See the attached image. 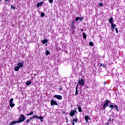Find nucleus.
I'll return each instance as SVG.
<instances>
[{
  "label": "nucleus",
  "mask_w": 125,
  "mask_h": 125,
  "mask_svg": "<svg viewBox=\"0 0 125 125\" xmlns=\"http://www.w3.org/2000/svg\"><path fill=\"white\" fill-rule=\"evenodd\" d=\"M110 102H111V101L108 100V99H106L104 101V102L103 103V104H102L101 105L103 106L102 108V110H106V108H107V107H109V104L110 103Z\"/></svg>",
  "instance_id": "nucleus-1"
},
{
  "label": "nucleus",
  "mask_w": 125,
  "mask_h": 125,
  "mask_svg": "<svg viewBox=\"0 0 125 125\" xmlns=\"http://www.w3.org/2000/svg\"><path fill=\"white\" fill-rule=\"evenodd\" d=\"M26 120V117L24 116V115L21 114L20 118L19 119V121H17L18 124L20 123H23Z\"/></svg>",
  "instance_id": "nucleus-2"
},
{
  "label": "nucleus",
  "mask_w": 125,
  "mask_h": 125,
  "mask_svg": "<svg viewBox=\"0 0 125 125\" xmlns=\"http://www.w3.org/2000/svg\"><path fill=\"white\" fill-rule=\"evenodd\" d=\"M79 84H80V85H84V80L83 78H81V79H79L77 84L78 85Z\"/></svg>",
  "instance_id": "nucleus-3"
},
{
  "label": "nucleus",
  "mask_w": 125,
  "mask_h": 125,
  "mask_svg": "<svg viewBox=\"0 0 125 125\" xmlns=\"http://www.w3.org/2000/svg\"><path fill=\"white\" fill-rule=\"evenodd\" d=\"M51 106H53L54 105H56V106L58 105V104L57 103V102L54 101L53 99L51 100L50 102Z\"/></svg>",
  "instance_id": "nucleus-4"
},
{
  "label": "nucleus",
  "mask_w": 125,
  "mask_h": 125,
  "mask_svg": "<svg viewBox=\"0 0 125 125\" xmlns=\"http://www.w3.org/2000/svg\"><path fill=\"white\" fill-rule=\"evenodd\" d=\"M113 121H114V117H113L112 115H110L109 118L108 119V122L110 123L111 125H112V124L114 123Z\"/></svg>",
  "instance_id": "nucleus-5"
},
{
  "label": "nucleus",
  "mask_w": 125,
  "mask_h": 125,
  "mask_svg": "<svg viewBox=\"0 0 125 125\" xmlns=\"http://www.w3.org/2000/svg\"><path fill=\"white\" fill-rule=\"evenodd\" d=\"M36 118V119H38V120H41V122H42V120H43V117L42 116H37L36 115H34L32 117V118Z\"/></svg>",
  "instance_id": "nucleus-6"
},
{
  "label": "nucleus",
  "mask_w": 125,
  "mask_h": 125,
  "mask_svg": "<svg viewBox=\"0 0 125 125\" xmlns=\"http://www.w3.org/2000/svg\"><path fill=\"white\" fill-rule=\"evenodd\" d=\"M54 97L57 98V99H58L59 100H62V96L61 95H55L54 96Z\"/></svg>",
  "instance_id": "nucleus-7"
},
{
  "label": "nucleus",
  "mask_w": 125,
  "mask_h": 125,
  "mask_svg": "<svg viewBox=\"0 0 125 125\" xmlns=\"http://www.w3.org/2000/svg\"><path fill=\"white\" fill-rule=\"evenodd\" d=\"M76 112H77L76 110H72L69 113L70 117H74L75 116V114H76Z\"/></svg>",
  "instance_id": "nucleus-8"
},
{
  "label": "nucleus",
  "mask_w": 125,
  "mask_h": 125,
  "mask_svg": "<svg viewBox=\"0 0 125 125\" xmlns=\"http://www.w3.org/2000/svg\"><path fill=\"white\" fill-rule=\"evenodd\" d=\"M84 119H85V121H86V123L89 124V121H90V117H89V116H88V115H86L85 116Z\"/></svg>",
  "instance_id": "nucleus-9"
},
{
  "label": "nucleus",
  "mask_w": 125,
  "mask_h": 125,
  "mask_svg": "<svg viewBox=\"0 0 125 125\" xmlns=\"http://www.w3.org/2000/svg\"><path fill=\"white\" fill-rule=\"evenodd\" d=\"M17 66L20 67V68H22L24 66V63H23V62H19L18 63Z\"/></svg>",
  "instance_id": "nucleus-10"
},
{
  "label": "nucleus",
  "mask_w": 125,
  "mask_h": 125,
  "mask_svg": "<svg viewBox=\"0 0 125 125\" xmlns=\"http://www.w3.org/2000/svg\"><path fill=\"white\" fill-rule=\"evenodd\" d=\"M34 119L33 118V117H31L30 119H28V120H26L25 122H24V125H27V124H29L31 121H32V119Z\"/></svg>",
  "instance_id": "nucleus-11"
},
{
  "label": "nucleus",
  "mask_w": 125,
  "mask_h": 125,
  "mask_svg": "<svg viewBox=\"0 0 125 125\" xmlns=\"http://www.w3.org/2000/svg\"><path fill=\"white\" fill-rule=\"evenodd\" d=\"M113 20H114V19H113V17H111L110 18H109V19L108 20V22L110 24H113Z\"/></svg>",
  "instance_id": "nucleus-12"
},
{
  "label": "nucleus",
  "mask_w": 125,
  "mask_h": 125,
  "mask_svg": "<svg viewBox=\"0 0 125 125\" xmlns=\"http://www.w3.org/2000/svg\"><path fill=\"white\" fill-rule=\"evenodd\" d=\"M115 105H116L115 104H110L109 106V108H111V110H113V108H115Z\"/></svg>",
  "instance_id": "nucleus-13"
},
{
  "label": "nucleus",
  "mask_w": 125,
  "mask_h": 125,
  "mask_svg": "<svg viewBox=\"0 0 125 125\" xmlns=\"http://www.w3.org/2000/svg\"><path fill=\"white\" fill-rule=\"evenodd\" d=\"M15 124H18V121H12L9 125H15Z\"/></svg>",
  "instance_id": "nucleus-14"
},
{
  "label": "nucleus",
  "mask_w": 125,
  "mask_h": 125,
  "mask_svg": "<svg viewBox=\"0 0 125 125\" xmlns=\"http://www.w3.org/2000/svg\"><path fill=\"white\" fill-rule=\"evenodd\" d=\"M48 42V40H47V39H44L43 40H42V43H43V44H45V43Z\"/></svg>",
  "instance_id": "nucleus-15"
},
{
  "label": "nucleus",
  "mask_w": 125,
  "mask_h": 125,
  "mask_svg": "<svg viewBox=\"0 0 125 125\" xmlns=\"http://www.w3.org/2000/svg\"><path fill=\"white\" fill-rule=\"evenodd\" d=\"M77 107L78 108V111L80 112H83V110H82V107H81L80 105H77Z\"/></svg>",
  "instance_id": "nucleus-16"
},
{
  "label": "nucleus",
  "mask_w": 125,
  "mask_h": 125,
  "mask_svg": "<svg viewBox=\"0 0 125 125\" xmlns=\"http://www.w3.org/2000/svg\"><path fill=\"white\" fill-rule=\"evenodd\" d=\"M42 3H43V2H41L38 3L37 5L38 8H39V7H40L41 5L42 4Z\"/></svg>",
  "instance_id": "nucleus-17"
},
{
  "label": "nucleus",
  "mask_w": 125,
  "mask_h": 125,
  "mask_svg": "<svg viewBox=\"0 0 125 125\" xmlns=\"http://www.w3.org/2000/svg\"><path fill=\"white\" fill-rule=\"evenodd\" d=\"M31 83H32V81H28L26 82V85H27V86H28V85H30Z\"/></svg>",
  "instance_id": "nucleus-18"
},
{
  "label": "nucleus",
  "mask_w": 125,
  "mask_h": 125,
  "mask_svg": "<svg viewBox=\"0 0 125 125\" xmlns=\"http://www.w3.org/2000/svg\"><path fill=\"white\" fill-rule=\"evenodd\" d=\"M19 69H20V67L18 66V65L15 67L14 70L16 71V72H18L19 71Z\"/></svg>",
  "instance_id": "nucleus-19"
},
{
  "label": "nucleus",
  "mask_w": 125,
  "mask_h": 125,
  "mask_svg": "<svg viewBox=\"0 0 125 125\" xmlns=\"http://www.w3.org/2000/svg\"><path fill=\"white\" fill-rule=\"evenodd\" d=\"M9 106L11 107V108H13V107L15 106V104L13 103H10Z\"/></svg>",
  "instance_id": "nucleus-20"
},
{
  "label": "nucleus",
  "mask_w": 125,
  "mask_h": 125,
  "mask_svg": "<svg viewBox=\"0 0 125 125\" xmlns=\"http://www.w3.org/2000/svg\"><path fill=\"white\" fill-rule=\"evenodd\" d=\"M100 67H103L104 68H106L107 66L105 64L100 63Z\"/></svg>",
  "instance_id": "nucleus-21"
},
{
  "label": "nucleus",
  "mask_w": 125,
  "mask_h": 125,
  "mask_svg": "<svg viewBox=\"0 0 125 125\" xmlns=\"http://www.w3.org/2000/svg\"><path fill=\"white\" fill-rule=\"evenodd\" d=\"M78 94H79V93L78 92V84H77L76 87L75 95H78Z\"/></svg>",
  "instance_id": "nucleus-22"
},
{
  "label": "nucleus",
  "mask_w": 125,
  "mask_h": 125,
  "mask_svg": "<svg viewBox=\"0 0 125 125\" xmlns=\"http://www.w3.org/2000/svg\"><path fill=\"white\" fill-rule=\"evenodd\" d=\"M83 36L84 40H85V39H86V34H85V33L83 32Z\"/></svg>",
  "instance_id": "nucleus-23"
},
{
  "label": "nucleus",
  "mask_w": 125,
  "mask_h": 125,
  "mask_svg": "<svg viewBox=\"0 0 125 125\" xmlns=\"http://www.w3.org/2000/svg\"><path fill=\"white\" fill-rule=\"evenodd\" d=\"M72 121L73 123H78V119L77 118H74Z\"/></svg>",
  "instance_id": "nucleus-24"
},
{
  "label": "nucleus",
  "mask_w": 125,
  "mask_h": 125,
  "mask_svg": "<svg viewBox=\"0 0 125 125\" xmlns=\"http://www.w3.org/2000/svg\"><path fill=\"white\" fill-rule=\"evenodd\" d=\"M111 28H116V27H117V26L116 25V24H115L114 23H111Z\"/></svg>",
  "instance_id": "nucleus-25"
},
{
  "label": "nucleus",
  "mask_w": 125,
  "mask_h": 125,
  "mask_svg": "<svg viewBox=\"0 0 125 125\" xmlns=\"http://www.w3.org/2000/svg\"><path fill=\"white\" fill-rule=\"evenodd\" d=\"M119 106L117 105H115V109H116V110L117 111V112H119Z\"/></svg>",
  "instance_id": "nucleus-26"
},
{
  "label": "nucleus",
  "mask_w": 125,
  "mask_h": 125,
  "mask_svg": "<svg viewBox=\"0 0 125 125\" xmlns=\"http://www.w3.org/2000/svg\"><path fill=\"white\" fill-rule=\"evenodd\" d=\"M71 27L72 30H76V27H75V25H71Z\"/></svg>",
  "instance_id": "nucleus-27"
},
{
  "label": "nucleus",
  "mask_w": 125,
  "mask_h": 125,
  "mask_svg": "<svg viewBox=\"0 0 125 125\" xmlns=\"http://www.w3.org/2000/svg\"><path fill=\"white\" fill-rule=\"evenodd\" d=\"M89 44L90 46H93V42H89Z\"/></svg>",
  "instance_id": "nucleus-28"
},
{
  "label": "nucleus",
  "mask_w": 125,
  "mask_h": 125,
  "mask_svg": "<svg viewBox=\"0 0 125 125\" xmlns=\"http://www.w3.org/2000/svg\"><path fill=\"white\" fill-rule=\"evenodd\" d=\"M9 103H13V98H11L10 101H9Z\"/></svg>",
  "instance_id": "nucleus-29"
},
{
  "label": "nucleus",
  "mask_w": 125,
  "mask_h": 125,
  "mask_svg": "<svg viewBox=\"0 0 125 125\" xmlns=\"http://www.w3.org/2000/svg\"><path fill=\"white\" fill-rule=\"evenodd\" d=\"M50 53L49 52V51L48 50H46V52H45V54L46 55H48Z\"/></svg>",
  "instance_id": "nucleus-30"
},
{
  "label": "nucleus",
  "mask_w": 125,
  "mask_h": 125,
  "mask_svg": "<svg viewBox=\"0 0 125 125\" xmlns=\"http://www.w3.org/2000/svg\"><path fill=\"white\" fill-rule=\"evenodd\" d=\"M34 114V112L33 111H31L30 114H27V116H32V115H33Z\"/></svg>",
  "instance_id": "nucleus-31"
},
{
  "label": "nucleus",
  "mask_w": 125,
  "mask_h": 125,
  "mask_svg": "<svg viewBox=\"0 0 125 125\" xmlns=\"http://www.w3.org/2000/svg\"><path fill=\"white\" fill-rule=\"evenodd\" d=\"M79 20H80V17H77L75 19V21H76V22H78V21H79Z\"/></svg>",
  "instance_id": "nucleus-32"
},
{
  "label": "nucleus",
  "mask_w": 125,
  "mask_h": 125,
  "mask_svg": "<svg viewBox=\"0 0 125 125\" xmlns=\"http://www.w3.org/2000/svg\"><path fill=\"white\" fill-rule=\"evenodd\" d=\"M99 5H100L101 7H103V3H99Z\"/></svg>",
  "instance_id": "nucleus-33"
},
{
  "label": "nucleus",
  "mask_w": 125,
  "mask_h": 125,
  "mask_svg": "<svg viewBox=\"0 0 125 125\" xmlns=\"http://www.w3.org/2000/svg\"><path fill=\"white\" fill-rule=\"evenodd\" d=\"M44 15H45L44 13H42L41 14V16H42V17H44Z\"/></svg>",
  "instance_id": "nucleus-34"
},
{
  "label": "nucleus",
  "mask_w": 125,
  "mask_h": 125,
  "mask_svg": "<svg viewBox=\"0 0 125 125\" xmlns=\"http://www.w3.org/2000/svg\"><path fill=\"white\" fill-rule=\"evenodd\" d=\"M11 8H12V9H14V10L16 9V8L15 7H14V6H13V5L11 6Z\"/></svg>",
  "instance_id": "nucleus-35"
},
{
  "label": "nucleus",
  "mask_w": 125,
  "mask_h": 125,
  "mask_svg": "<svg viewBox=\"0 0 125 125\" xmlns=\"http://www.w3.org/2000/svg\"><path fill=\"white\" fill-rule=\"evenodd\" d=\"M115 31L117 34H119V31H118V28H115Z\"/></svg>",
  "instance_id": "nucleus-36"
},
{
  "label": "nucleus",
  "mask_w": 125,
  "mask_h": 125,
  "mask_svg": "<svg viewBox=\"0 0 125 125\" xmlns=\"http://www.w3.org/2000/svg\"><path fill=\"white\" fill-rule=\"evenodd\" d=\"M62 89H63V88L62 87H60V88H59V90L60 91H61V90H62Z\"/></svg>",
  "instance_id": "nucleus-37"
},
{
  "label": "nucleus",
  "mask_w": 125,
  "mask_h": 125,
  "mask_svg": "<svg viewBox=\"0 0 125 125\" xmlns=\"http://www.w3.org/2000/svg\"><path fill=\"white\" fill-rule=\"evenodd\" d=\"M50 3H52L53 2V0H48Z\"/></svg>",
  "instance_id": "nucleus-38"
},
{
  "label": "nucleus",
  "mask_w": 125,
  "mask_h": 125,
  "mask_svg": "<svg viewBox=\"0 0 125 125\" xmlns=\"http://www.w3.org/2000/svg\"><path fill=\"white\" fill-rule=\"evenodd\" d=\"M75 21H73L71 22V25H75Z\"/></svg>",
  "instance_id": "nucleus-39"
},
{
  "label": "nucleus",
  "mask_w": 125,
  "mask_h": 125,
  "mask_svg": "<svg viewBox=\"0 0 125 125\" xmlns=\"http://www.w3.org/2000/svg\"><path fill=\"white\" fill-rule=\"evenodd\" d=\"M71 123L72 124V125H75V122H73L72 120H71Z\"/></svg>",
  "instance_id": "nucleus-40"
},
{
  "label": "nucleus",
  "mask_w": 125,
  "mask_h": 125,
  "mask_svg": "<svg viewBox=\"0 0 125 125\" xmlns=\"http://www.w3.org/2000/svg\"><path fill=\"white\" fill-rule=\"evenodd\" d=\"M79 20H80V21L83 20V18H80Z\"/></svg>",
  "instance_id": "nucleus-41"
},
{
  "label": "nucleus",
  "mask_w": 125,
  "mask_h": 125,
  "mask_svg": "<svg viewBox=\"0 0 125 125\" xmlns=\"http://www.w3.org/2000/svg\"><path fill=\"white\" fill-rule=\"evenodd\" d=\"M115 30V28H111V31H112V32H113V31H114Z\"/></svg>",
  "instance_id": "nucleus-42"
},
{
  "label": "nucleus",
  "mask_w": 125,
  "mask_h": 125,
  "mask_svg": "<svg viewBox=\"0 0 125 125\" xmlns=\"http://www.w3.org/2000/svg\"><path fill=\"white\" fill-rule=\"evenodd\" d=\"M81 32H83V29H81Z\"/></svg>",
  "instance_id": "nucleus-43"
},
{
  "label": "nucleus",
  "mask_w": 125,
  "mask_h": 125,
  "mask_svg": "<svg viewBox=\"0 0 125 125\" xmlns=\"http://www.w3.org/2000/svg\"><path fill=\"white\" fill-rule=\"evenodd\" d=\"M104 85L106 84V82H104Z\"/></svg>",
  "instance_id": "nucleus-44"
},
{
  "label": "nucleus",
  "mask_w": 125,
  "mask_h": 125,
  "mask_svg": "<svg viewBox=\"0 0 125 125\" xmlns=\"http://www.w3.org/2000/svg\"><path fill=\"white\" fill-rule=\"evenodd\" d=\"M5 1H8V0H5Z\"/></svg>",
  "instance_id": "nucleus-45"
},
{
  "label": "nucleus",
  "mask_w": 125,
  "mask_h": 125,
  "mask_svg": "<svg viewBox=\"0 0 125 125\" xmlns=\"http://www.w3.org/2000/svg\"><path fill=\"white\" fill-rule=\"evenodd\" d=\"M106 125H109V123H106Z\"/></svg>",
  "instance_id": "nucleus-46"
},
{
  "label": "nucleus",
  "mask_w": 125,
  "mask_h": 125,
  "mask_svg": "<svg viewBox=\"0 0 125 125\" xmlns=\"http://www.w3.org/2000/svg\"><path fill=\"white\" fill-rule=\"evenodd\" d=\"M1 0H0V1H1Z\"/></svg>",
  "instance_id": "nucleus-47"
}]
</instances>
